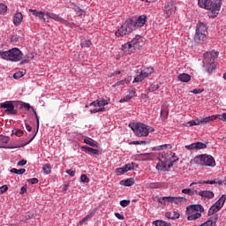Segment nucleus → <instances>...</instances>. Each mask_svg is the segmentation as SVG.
<instances>
[{
	"mask_svg": "<svg viewBox=\"0 0 226 226\" xmlns=\"http://www.w3.org/2000/svg\"><path fill=\"white\" fill-rule=\"evenodd\" d=\"M85 144H87L88 146H91V147H97V143L94 142L92 139L90 138H86L84 139Z\"/></svg>",
	"mask_w": 226,
	"mask_h": 226,
	"instance_id": "nucleus-39",
	"label": "nucleus"
},
{
	"mask_svg": "<svg viewBox=\"0 0 226 226\" xmlns=\"http://www.w3.org/2000/svg\"><path fill=\"white\" fill-rule=\"evenodd\" d=\"M202 216V214L200 212H194L193 214H191V215L187 216L188 221H195Z\"/></svg>",
	"mask_w": 226,
	"mask_h": 226,
	"instance_id": "nucleus-30",
	"label": "nucleus"
},
{
	"mask_svg": "<svg viewBox=\"0 0 226 226\" xmlns=\"http://www.w3.org/2000/svg\"><path fill=\"white\" fill-rule=\"evenodd\" d=\"M7 11V5H5L4 4H0V15H2L3 13H6Z\"/></svg>",
	"mask_w": 226,
	"mask_h": 226,
	"instance_id": "nucleus-54",
	"label": "nucleus"
},
{
	"mask_svg": "<svg viewBox=\"0 0 226 226\" xmlns=\"http://www.w3.org/2000/svg\"><path fill=\"white\" fill-rule=\"evenodd\" d=\"M26 109L27 110H30L33 107L29 103L22 102L20 109Z\"/></svg>",
	"mask_w": 226,
	"mask_h": 226,
	"instance_id": "nucleus-61",
	"label": "nucleus"
},
{
	"mask_svg": "<svg viewBox=\"0 0 226 226\" xmlns=\"http://www.w3.org/2000/svg\"><path fill=\"white\" fill-rule=\"evenodd\" d=\"M23 19L24 15L22 14V12H16L12 19V23L14 26L19 27L22 24Z\"/></svg>",
	"mask_w": 226,
	"mask_h": 226,
	"instance_id": "nucleus-14",
	"label": "nucleus"
},
{
	"mask_svg": "<svg viewBox=\"0 0 226 226\" xmlns=\"http://www.w3.org/2000/svg\"><path fill=\"white\" fill-rule=\"evenodd\" d=\"M141 156L143 157L144 161H152L153 160L152 154L145 153V154H142Z\"/></svg>",
	"mask_w": 226,
	"mask_h": 226,
	"instance_id": "nucleus-47",
	"label": "nucleus"
},
{
	"mask_svg": "<svg viewBox=\"0 0 226 226\" xmlns=\"http://www.w3.org/2000/svg\"><path fill=\"white\" fill-rule=\"evenodd\" d=\"M217 118L219 117L220 120L226 121V113H223L222 115H216Z\"/></svg>",
	"mask_w": 226,
	"mask_h": 226,
	"instance_id": "nucleus-64",
	"label": "nucleus"
},
{
	"mask_svg": "<svg viewBox=\"0 0 226 226\" xmlns=\"http://www.w3.org/2000/svg\"><path fill=\"white\" fill-rule=\"evenodd\" d=\"M147 22V17L145 15L139 16L132 24L133 27H142Z\"/></svg>",
	"mask_w": 226,
	"mask_h": 226,
	"instance_id": "nucleus-19",
	"label": "nucleus"
},
{
	"mask_svg": "<svg viewBox=\"0 0 226 226\" xmlns=\"http://www.w3.org/2000/svg\"><path fill=\"white\" fill-rule=\"evenodd\" d=\"M135 94H136V92L134 90H131V92H129V94H127L126 97H124V99H122L120 102L131 101L133 97H135Z\"/></svg>",
	"mask_w": 226,
	"mask_h": 226,
	"instance_id": "nucleus-33",
	"label": "nucleus"
},
{
	"mask_svg": "<svg viewBox=\"0 0 226 226\" xmlns=\"http://www.w3.org/2000/svg\"><path fill=\"white\" fill-rule=\"evenodd\" d=\"M219 56L217 51H208L204 53V63L211 64L212 61H215V58Z\"/></svg>",
	"mask_w": 226,
	"mask_h": 226,
	"instance_id": "nucleus-11",
	"label": "nucleus"
},
{
	"mask_svg": "<svg viewBox=\"0 0 226 226\" xmlns=\"http://www.w3.org/2000/svg\"><path fill=\"white\" fill-rule=\"evenodd\" d=\"M92 42L90 40H86L81 42V47L82 48H89L91 46Z\"/></svg>",
	"mask_w": 226,
	"mask_h": 226,
	"instance_id": "nucleus-53",
	"label": "nucleus"
},
{
	"mask_svg": "<svg viewBox=\"0 0 226 226\" xmlns=\"http://www.w3.org/2000/svg\"><path fill=\"white\" fill-rule=\"evenodd\" d=\"M134 184L135 182L132 177L121 181V185L127 187L132 186Z\"/></svg>",
	"mask_w": 226,
	"mask_h": 226,
	"instance_id": "nucleus-31",
	"label": "nucleus"
},
{
	"mask_svg": "<svg viewBox=\"0 0 226 226\" xmlns=\"http://www.w3.org/2000/svg\"><path fill=\"white\" fill-rule=\"evenodd\" d=\"M8 190H9V187L7 185H4L0 186V194H4Z\"/></svg>",
	"mask_w": 226,
	"mask_h": 226,
	"instance_id": "nucleus-57",
	"label": "nucleus"
},
{
	"mask_svg": "<svg viewBox=\"0 0 226 226\" xmlns=\"http://www.w3.org/2000/svg\"><path fill=\"white\" fill-rule=\"evenodd\" d=\"M28 183L31 185H37L39 183V179L36 177L29 178Z\"/></svg>",
	"mask_w": 226,
	"mask_h": 226,
	"instance_id": "nucleus-60",
	"label": "nucleus"
},
{
	"mask_svg": "<svg viewBox=\"0 0 226 226\" xmlns=\"http://www.w3.org/2000/svg\"><path fill=\"white\" fill-rule=\"evenodd\" d=\"M10 138L8 136L0 135V142H2V144H8Z\"/></svg>",
	"mask_w": 226,
	"mask_h": 226,
	"instance_id": "nucleus-49",
	"label": "nucleus"
},
{
	"mask_svg": "<svg viewBox=\"0 0 226 226\" xmlns=\"http://www.w3.org/2000/svg\"><path fill=\"white\" fill-rule=\"evenodd\" d=\"M98 107L104 108L105 105H108V102L104 99L97 100Z\"/></svg>",
	"mask_w": 226,
	"mask_h": 226,
	"instance_id": "nucleus-50",
	"label": "nucleus"
},
{
	"mask_svg": "<svg viewBox=\"0 0 226 226\" xmlns=\"http://www.w3.org/2000/svg\"><path fill=\"white\" fill-rule=\"evenodd\" d=\"M134 29L132 20L127 19L125 23L122 25V26L116 32L117 37H123L130 34Z\"/></svg>",
	"mask_w": 226,
	"mask_h": 226,
	"instance_id": "nucleus-5",
	"label": "nucleus"
},
{
	"mask_svg": "<svg viewBox=\"0 0 226 226\" xmlns=\"http://www.w3.org/2000/svg\"><path fill=\"white\" fill-rule=\"evenodd\" d=\"M160 88L159 85L152 84L148 87L147 91L153 93Z\"/></svg>",
	"mask_w": 226,
	"mask_h": 226,
	"instance_id": "nucleus-45",
	"label": "nucleus"
},
{
	"mask_svg": "<svg viewBox=\"0 0 226 226\" xmlns=\"http://www.w3.org/2000/svg\"><path fill=\"white\" fill-rule=\"evenodd\" d=\"M178 157L176 155V153H172V155L170 157V162H168V169H171L173 167V164L177 162H178Z\"/></svg>",
	"mask_w": 226,
	"mask_h": 226,
	"instance_id": "nucleus-29",
	"label": "nucleus"
},
{
	"mask_svg": "<svg viewBox=\"0 0 226 226\" xmlns=\"http://www.w3.org/2000/svg\"><path fill=\"white\" fill-rule=\"evenodd\" d=\"M127 83H128V79H122L121 81H117V82L116 83V85L113 86V87L124 86V85H125V84H127Z\"/></svg>",
	"mask_w": 226,
	"mask_h": 226,
	"instance_id": "nucleus-56",
	"label": "nucleus"
},
{
	"mask_svg": "<svg viewBox=\"0 0 226 226\" xmlns=\"http://www.w3.org/2000/svg\"><path fill=\"white\" fill-rule=\"evenodd\" d=\"M22 77H24V73L21 72V71H18V72H15L13 74V79H21Z\"/></svg>",
	"mask_w": 226,
	"mask_h": 226,
	"instance_id": "nucleus-51",
	"label": "nucleus"
},
{
	"mask_svg": "<svg viewBox=\"0 0 226 226\" xmlns=\"http://www.w3.org/2000/svg\"><path fill=\"white\" fill-rule=\"evenodd\" d=\"M141 40V37L139 35H136L134 39H132V41H129V43L132 44V49H136L139 47V41Z\"/></svg>",
	"mask_w": 226,
	"mask_h": 226,
	"instance_id": "nucleus-26",
	"label": "nucleus"
},
{
	"mask_svg": "<svg viewBox=\"0 0 226 226\" xmlns=\"http://www.w3.org/2000/svg\"><path fill=\"white\" fill-rule=\"evenodd\" d=\"M171 157H172V152L171 151H167V152L162 153L161 159L163 162H165L167 163H170Z\"/></svg>",
	"mask_w": 226,
	"mask_h": 226,
	"instance_id": "nucleus-24",
	"label": "nucleus"
},
{
	"mask_svg": "<svg viewBox=\"0 0 226 226\" xmlns=\"http://www.w3.org/2000/svg\"><path fill=\"white\" fill-rule=\"evenodd\" d=\"M131 204V200H122L120 201V205L122 206V207H126Z\"/></svg>",
	"mask_w": 226,
	"mask_h": 226,
	"instance_id": "nucleus-52",
	"label": "nucleus"
},
{
	"mask_svg": "<svg viewBox=\"0 0 226 226\" xmlns=\"http://www.w3.org/2000/svg\"><path fill=\"white\" fill-rule=\"evenodd\" d=\"M170 168H169V163H167L165 161H162L161 158H159V162L156 164V170L158 171L166 172L169 171Z\"/></svg>",
	"mask_w": 226,
	"mask_h": 226,
	"instance_id": "nucleus-16",
	"label": "nucleus"
},
{
	"mask_svg": "<svg viewBox=\"0 0 226 226\" xmlns=\"http://www.w3.org/2000/svg\"><path fill=\"white\" fill-rule=\"evenodd\" d=\"M207 34V27L203 23H199L196 27V34L194 36L195 42L204 41Z\"/></svg>",
	"mask_w": 226,
	"mask_h": 226,
	"instance_id": "nucleus-6",
	"label": "nucleus"
},
{
	"mask_svg": "<svg viewBox=\"0 0 226 226\" xmlns=\"http://www.w3.org/2000/svg\"><path fill=\"white\" fill-rule=\"evenodd\" d=\"M193 163L200 166H206V167H215V161L211 155L207 154H200L196 156L193 159Z\"/></svg>",
	"mask_w": 226,
	"mask_h": 226,
	"instance_id": "nucleus-4",
	"label": "nucleus"
},
{
	"mask_svg": "<svg viewBox=\"0 0 226 226\" xmlns=\"http://www.w3.org/2000/svg\"><path fill=\"white\" fill-rule=\"evenodd\" d=\"M222 0H198L200 8L210 10L213 13L216 14L220 11Z\"/></svg>",
	"mask_w": 226,
	"mask_h": 226,
	"instance_id": "nucleus-2",
	"label": "nucleus"
},
{
	"mask_svg": "<svg viewBox=\"0 0 226 226\" xmlns=\"http://www.w3.org/2000/svg\"><path fill=\"white\" fill-rule=\"evenodd\" d=\"M153 226H172L170 223L163 221H154L152 222Z\"/></svg>",
	"mask_w": 226,
	"mask_h": 226,
	"instance_id": "nucleus-36",
	"label": "nucleus"
},
{
	"mask_svg": "<svg viewBox=\"0 0 226 226\" xmlns=\"http://www.w3.org/2000/svg\"><path fill=\"white\" fill-rule=\"evenodd\" d=\"M0 108L5 109L4 112L7 115H17L18 114V110L15 109L13 102H11V101H8V102L0 103Z\"/></svg>",
	"mask_w": 226,
	"mask_h": 226,
	"instance_id": "nucleus-8",
	"label": "nucleus"
},
{
	"mask_svg": "<svg viewBox=\"0 0 226 226\" xmlns=\"http://www.w3.org/2000/svg\"><path fill=\"white\" fill-rule=\"evenodd\" d=\"M203 91H204L203 89H194L192 91H190V93L199 94H202Z\"/></svg>",
	"mask_w": 226,
	"mask_h": 226,
	"instance_id": "nucleus-63",
	"label": "nucleus"
},
{
	"mask_svg": "<svg viewBox=\"0 0 226 226\" xmlns=\"http://www.w3.org/2000/svg\"><path fill=\"white\" fill-rule=\"evenodd\" d=\"M42 170H43V172H44L45 175L51 174V172H52L51 164H49V163L44 164L43 167H42Z\"/></svg>",
	"mask_w": 226,
	"mask_h": 226,
	"instance_id": "nucleus-34",
	"label": "nucleus"
},
{
	"mask_svg": "<svg viewBox=\"0 0 226 226\" xmlns=\"http://www.w3.org/2000/svg\"><path fill=\"white\" fill-rule=\"evenodd\" d=\"M218 221V214H215V215H212L211 217H209V219L202 223L200 226H216V222Z\"/></svg>",
	"mask_w": 226,
	"mask_h": 226,
	"instance_id": "nucleus-17",
	"label": "nucleus"
},
{
	"mask_svg": "<svg viewBox=\"0 0 226 226\" xmlns=\"http://www.w3.org/2000/svg\"><path fill=\"white\" fill-rule=\"evenodd\" d=\"M2 59L10 62H19L23 57L22 51L18 48H12L5 51H0Z\"/></svg>",
	"mask_w": 226,
	"mask_h": 226,
	"instance_id": "nucleus-1",
	"label": "nucleus"
},
{
	"mask_svg": "<svg viewBox=\"0 0 226 226\" xmlns=\"http://www.w3.org/2000/svg\"><path fill=\"white\" fill-rule=\"evenodd\" d=\"M26 172V169H16V168H12L11 169V173L16 174V175H23Z\"/></svg>",
	"mask_w": 226,
	"mask_h": 226,
	"instance_id": "nucleus-38",
	"label": "nucleus"
},
{
	"mask_svg": "<svg viewBox=\"0 0 226 226\" xmlns=\"http://www.w3.org/2000/svg\"><path fill=\"white\" fill-rule=\"evenodd\" d=\"M177 79H178L181 82L187 83V82H189V81L192 79V76H191L190 74L183 73V74H179V75L177 76Z\"/></svg>",
	"mask_w": 226,
	"mask_h": 226,
	"instance_id": "nucleus-27",
	"label": "nucleus"
},
{
	"mask_svg": "<svg viewBox=\"0 0 226 226\" xmlns=\"http://www.w3.org/2000/svg\"><path fill=\"white\" fill-rule=\"evenodd\" d=\"M207 64H208V72H213L214 70H215L216 68V64L212 60L211 63H207Z\"/></svg>",
	"mask_w": 226,
	"mask_h": 226,
	"instance_id": "nucleus-48",
	"label": "nucleus"
},
{
	"mask_svg": "<svg viewBox=\"0 0 226 226\" xmlns=\"http://www.w3.org/2000/svg\"><path fill=\"white\" fill-rule=\"evenodd\" d=\"M162 200H165V201L169 202V203L179 204L182 202L183 198L182 197L163 196Z\"/></svg>",
	"mask_w": 226,
	"mask_h": 226,
	"instance_id": "nucleus-20",
	"label": "nucleus"
},
{
	"mask_svg": "<svg viewBox=\"0 0 226 226\" xmlns=\"http://www.w3.org/2000/svg\"><path fill=\"white\" fill-rule=\"evenodd\" d=\"M132 50H134V49L132 47V42L128 41L127 43H124V45H122V51L127 54H131Z\"/></svg>",
	"mask_w": 226,
	"mask_h": 226,
	"instance_id": "nucleus-22",
	"label": "nucleus"
},
{
	"mask_svg": "<svg viewBox=\"0 0 226 226\" xmlns=\"http://www.w3.org/2000/svg\"><path fill=\"white\" fill-rule=\"evenodd\" d=\"M169 109L168 108H163L161 109V117L162 119H167L169 116Z\"/></svg>",
	"mask_w": 226,
	"mask_h": 226,
	"instance_id": "nucleus-42",
	"label": "nucleus"
},
{
	"mask_svg": "<svg viewBox=\"0 0 226 226\" xmlns=\"http://www.w3.org/2000/svg\"><path fill=\"white\" fill-rule=\"evenodd\" d=\"M193 192H197V190L192 191V189H190V188H186V189L182 190V193H184V194H189L191 196L197 195V193H192Z\"/></svg>",
	"mask_w": 226,
	"mask_h": 226,
	"instance_id": "nucleus-46",
	"label": "nucleus"
},
{
	"mask_svg": "<svg viewBox=\"0 0 226 226\" xmlns=\"http://www.w3.org/2000/svg\"><path fill=\"white\" fill-rule=\"evenodd\" d=\"M216 118H217V116H210V117H207L200 120V122L201 124H207L210 121L215 120Z\"/></svg>",
	"mask_w": 226,
	"mask_h": 226,
	"instance_id": "nucleus-35",
	"label": "nucleus"
},
{
	"mask_svg": "<svg viewBox=\"0 0 226 226\" xmlns=\"http://www.w3.org/2000/svg\"><path fill=\"white\" fill-rule=\"evenodd\" d=\"M153 67L145 68L137 77L134 78V82H142L146 78L149 77L152 73H154Z\"/></svg>",
	"mask_w": 226,
	"mask_h": 226,
	"instance_id": "nucleus-7",
	"label": "nucleus"
},
{
	"mask_svg": "<svg viewBox=\"0 0 226 226\" xmlns=\"http://www.w3.org/2000/svg\"><path fill=\"white\" fill-rule=\"evenodd\" d=\"M28 11L33 14V16L38 18L43 22H46V13L42 11H37L36 9H29Z\"/></svg>",
	"mask_w": 226,
	"mask_h": 226,
	"instance_id": "nucleus-15",
	"label": "nucleus"
},
{
	"mask_svg": "<svg viewBox=\"0 0 226 226\" xmlns=\"http://www.w3.org/2000/svg\"><path fill=\"white\" fill-rule=\"evenodd\" d=\"M31 109H32V110H33V112L34 114L35 118H36L37 129H36V132L34 133L33 138L30 140H28L26 143L22 145L21 147H25V146H27V144H30V142H33L34 139H35V137H36V135H37V133L39 132V129H40V118H39V116H38L36 110L34 108H31Z\"/></svg>",
	"mask_w": 226,
	"mask_h": 226,
	"instance_id": "nucleus-13",
	"label": "nucleus"
},
{
	"mask_svg": "<svg viewBox=\"0 0 226 226\" xmlns=\"http://www.w3.org/2000/svg\"><path fill=\"white\" fill-rule=\"evenodd\" d=\"M131 129L134 131V134L138 137H147L148 136L149 132H154V128L141 123L132 124Z\"/></svg>",
	"mask_w": 226,
	"mask_h": 226,
	"instance_id": "nucleus-3",
	"label": "nucleus"
},
{
	"mask_svg": "<svg viewBox=\"0 0 226 226\" xmlns=\"http://www.w3.org/2000/svg\"><path fill=\"white\" fill-rule=\"evenodd\" d=\"M192 194H196L203 198L204 200H211L215 197V193L212 191H194L192 192Z\"/></svg>",
	"mask_w": 226,
	"mask_h": 226,
	"instance_id": "nucleus-10",
	"label": "nucleus"
},
{
	"mask_svg": "<svg viewBox=\"0 0 226 226\" xmlns=\"http://www.w3.org/2000/svg\"><path fill=\"white\" fill-rule=\"evenodd\" d=\"M82 151L85 153H88L89 154L100 155V151L98 149H94L87 146L82 147Z\"/></svg>",
	"mask_w": 226,
	"mask_h": 226,
	"instance_id": "nucleus-21",
	"label": "nucleus"
},
{
	"mask_svg": "<svg viewBox=\"0 0 226 226\" xmlns=\"http://www.w3.org/2000/svg\"><path fill=\"white\" fill-rule=\"evenodd\" d=\"M222 185V180H219V181H215V180H207V181H200V182H192L191 183L190 186H193L195 185Z\"/></svg>",
	"mask_w": 226,
	"mask_h": 226,
	"instance_id": "nucleus-18",
	"label": "nucleus"
},
{
	"mask_svg": "<svg viewBox=\"0 0 226 226\" xmlns=\"http://www.w3.org/2000/svg\"><path fill=\"white\" fill-rule=\"evenodd\" d=\"M116 173H117L118 175H124L125 174V170H124V167H121V168H117L116 169Z\"/></svg>",
	"mask_w": 226,
	"mask_h": 226,
	"instance_id": "nucleus-59",
	"label": "nucleus"
},
{
	"mask_svg": "<svg viewBox=\"0 0 226 226\" xmlns=\"http://www.w3.org/2000/svg\"><path fill=\"white\" fill-rule=\"evenodd\" d=\"M221 209L218 208L217 207H215L214 204L212 205V207H210L209 210H208V216L214 215L215 213L219 212Z\"/></svg>",
	"mask_w": 226,
	"mask_h": 226,
	"instance_id": "nucleus-37",
	"label": "nucleus"
},
{
	"mask_svg": "<svg viewBox=\"0 0 226 226\" xmlns=\"http://www.w3.org/2000/svg\"><path fill=\"white\" fill-rule=\"evenodd\" d=\"M80 182H82V183H89V178L87 177V176L86 174H82L80 176Z\"/></svg>",
	"mask_w": 226,
	"mask_h": 226,
	"instance_id": "nucleus-55",
	"label": "nucleus"
},
{
	"mask_svg": "<svg viewBox=\"0 0 226 226\" xmlns=\"http://www.w3.org/2000/svg\"><path fill=\"white\" fill-rule=\"evenodd\" d=\"M177 11V5L175 2H168L164 5V13L167 18H170Z\"/></svg>",
	"mask_w": 226,
	"mask_h": 226,
	"instance_id": "nucleus-9",
	"label": "nucleus"
},
{
	"mask_svg": "<svg viewBox=\"0 0 226 226\" xmlns=\"http://www.w3.org/2000/svg\"><path fill=\"white\" fill-rule=\"evenodd\" d=\"M226 200V194H222V197L214 204L218 209H222Z\"/></svg>",
	"mask_w": 226,
	"mask_h": 226,
	"instance_id": "nucleus-25",
	"label": "nucleus"
},
{
	"mask_svg": "<svg viewBox=\"0 0 226 226\" xmlns=\"http://www.w3.org/2000/svg\"><path fill=\"white\" fill-rule=\"evenodd\" d=\"M166 217L171 220H175L180 218V214L179 212H167Z\"/></svg>",
	"mask_w": 226,
	"mask_h": 226,
	"instance_id": "nucleus-28",
	"label": "nucleus"
},
{
	"mask_svg": "<svg viewBox=\"0 0 226 226\" xmlns=\"http://www.w3.org/2000/svg\"><path fill=\"white\" fill-rule=\"evenodd\" d=\"M192 207L194 208L195 213L204 212V208H203L202 205H200V204H194V205H192Z\"/></svg>",
	"mask_w": 226,
	"mask_h": 226,
	"instance_id": "nucleus-44",
	"label": "nucleus"
},
{
	"mask_svg": "<svg viewBox=\"0 0 226 226\" xmlns=\"http://www.w3.org/2000/svg\"><path fill=\"white\" fill-rule=\"evenodd\" d=\"M172 145L170 144H164V145H160L157 147H154L155 151H164L165 149H172Z\"/></svg>",
	"mask_w": 226,
	"mask_h": 226,
	"instance_id": "nucleus-32",
	"label": "nucleus"
},
{
	"mask_svg": "<svg viewBox=\"0 0 226 226\" xmlns=\"http://www.w3.org/2000/svg\"><path fill=\"white\" fill-rule=\"evenodd\" d=\"M74 11H76L77 15L80 18L85 17L86 15V12L76 5L74 6Z\"/></svg>",
	"mask_w": 226,
	"mask_h": 226,
	"instance_id": "nucleus-41",
	"label": "nucleus"
},
{
	"mask_svg": "<svg viewBox=\"0 0 226 226\" xmlns=\"http://www.w3.org/2000/svg\"><path fill=\"white\" fill-rule=\"evenodd\" d=\"M45 16L49 19H51L56 22H63V18L59 17V15L52 13V12H46Z\"/></svg>",
	"mask_w": 226,
	"mask_h": 226,
	"instance_id": "nucleus-23",
	"label": "nucleus"
},
{
	"mask_svg": "<svg viewBox=\"0 0 226 226\" xmlns=\"http://www.w3.org/2000/svg\"><path fill=\"white\" fill-rule=\"evenodd\" d=\"M188 124L190 126L199 125V124H200V120H199V119L192 120V121L188 122Z\"/></svg>",
	"mask_w": 226,
	"mask_h": 226,
	"instance_id": "nucleus-58",
	"label": "nucleus"
},
{
	"mask_svg": "<svg viewBox=\"0 0 226 226\" xmlns=\"http://www.w3.org/2000/svg\"><path fill=\"white\" fill-rule=\"evenodd\" d=\"M185 149H187V151H193L194 149L199 150V149H206L207 145L202 143V142H195V143H192L191 145H186Z\"/></svg>",
	"mask_w": 226,
	"mask_h": 226,
	"instance_id": "nucleus-12",
	"label": "nucleus"
},
{
	"mask_svg": "<svg viewBox=\"0 0 226 226\" xmlns=\"http://www.w3.org/2000/svg\"><path fill=\"white\" fill-rule=\"evenodd\" d=\"M194 213H195V208H193V205H190L189 207H186L185 215L187 216L192 215Z\"/></svg>",
	"mask_w": 226,
	"mask_h": 226,
	"instance_id": "nucleus-43",
	"label": "nucleus"
},
{
	"mask_svg": "<svg viewBox=\"0 0 226 226\" xmlns=\"http://www.w3.org/2000/svg\"><path fill=\"white\" fill-rule=\"evenodd\" d=\"M134 167H135L134 162L127 163V164L124 165V170L125 171V173H127L128 171L132 170L134 169Z\"/></svg>",
	"mask_w": 226,
	"mask_h": 226,
	"instance_id": "nucleus-40",
	"label": "nucleus"
},
{
	"mask_svg": "<svg viewBox=\"0 0 226 226\" xmlns=\"http://www.w3.org/2000/svg\"><path fill=\"white\" fill-rule=\"evenodd\" d=\"M101 111H105V108H100V109H90V112H91L92 114H95V113L101 112Z\"/></svg>",
	"mask_w": 226,
	"mask_h": 226,
	"instance_id": "nucleus-62",
	"label": "nucleus"
}]
</instances>
